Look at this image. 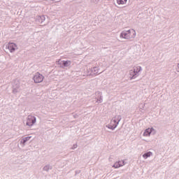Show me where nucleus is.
<instances>
[{"label":"nucleus","instance_id":"1","mask_svg":"<svg viewBox=\"0 0 179 179\" xmlns=\"http://www.w3.org/2000/svg\"><path fill=\"white\" fill-rule=\"evenodd\" d=\"M121 120H122V117L120 115H116L111 119L110 123L106 126V128L111 129V131H114V129L118 127Z\"/></svg>","mask_w":179,"mask_h":179},{"label":"nucleus","instance_id":"2","mask_svg":"<svg viewBox=\"0 0 179 179\" xmlns=\"http://www.w3.org/2000/svg\"><path fill=\"white\" fill-rule=\"evenodd\" d=\"M120 37L124 40H131V38H135L136 37V31L133 29L124 30L120 33Z\"/></svg>","mask_w":179,"mask_h":179},{"label":"nucleus","instance_id":"3","mask_svg":"<svg viewBox=\"0 0 179 179\" xmlns=\"http://www.w3.org/2000/svg\"><path fill=\"white\" fill-rule=\"evenodd\" d=\"M143 69L142 66L137 65L134 66L132 69L129 70V75L130 76V80H133V79H136L139 75H141V72H142Z\"/></svg>","mask_w":179,"mask_h":179},{"label":"nucleus","instance_id":"4","mask_svg":"<svg viewBox=\"0 0 179 179\" xmlns=\"http://www.w3.org/2000/svg\"><path fill=\"white\" fill-rule=\"evenodd\" d=\"M37 122V118H36V116L33 115H28L26 120V125L27 127H31L34 124Z\"/></svg>","mask_w":179,"mask_h":179},{"label":"nucleus","instance_id":"5","mask_svg":"<svg viewBox=\"0 0 179 179\" xmlns=\"http://www.w3.org/2000/svg\"><path fill=\"white\" fill-rule=\"evenodd\" d=\"M44 76H43V74L36 72L35 73V74L34 75L33 77V80L34 82V83H43V80H44Z\"/></svg>","mask_w":179,"mask_h":179},{"label":"nucleus","instance_id":"6","mask_svg":"<svg viewBox=\"0 0 179 179\" xmlns=\"http://www.w3.org/2000/svg\"><path fill=\"white\" fill-rule=\"evenodd\" d=\"M20 87V83L17 80H15L13 83V93L16 94L19 92V88Z\"/></svg>","mask_w":179,"mask_h":179},{"label":"nucleus","instance_id":"7","mask_svg":"<svg viewBox=\"0 0 179 179\" xmlns=\"http://www.w3.org/2000/svg\"><path fill=\"white\" fill-rule=\"evenodd\" d=\"M7 48L8 50V51L11 53L15 52V51H16V50H17V45H16V43H8V44L7 45Z\"/></svg>","mask_w":179,"mask_h":179},{"label":"nucleus","instance_id":"8","mask_svg":"<svg viewBox=\"0 0 179 179\" xmlns=\"http://www.w3.org/2000/svg\"><path fill=\"white\" fill-rule=\"evenodd\" d=\"M125 164H127L125 160L122 159L115 162L112 167H113V169H120V167H124Z\"/></svg>","mask_w":179,"mask_h":179},{"label":"nucleus","instance_id":"9","mask_svg":"<svg viewBox=\"0 0 179 179\" xmlns=\"http://www.w3.org/2000/svg\"><path fill=\"white\" fill-rule=\"evenodd\" d=\"M152 132H155V130L153 127L146 129L143 134V136L148 138L149 136H150Z\"/></svg>","mask_w":179,"mask_h":179},{"label":"nucleus","instance_id":"10","mask_svg":"<svg viewBox=\"0 0 179 179\" xmlns=\"http://www.w3.org/2000/svg\"><path fill=\"white\" fill-rule=\"evenodd\" d=\"M72 65V62L71 60H63L64 68H69Z\"/></svg>","mask_w":179,"mask_h":179},{"label":"nucleus","instance_id":"11","mask_svg":"<svg viewBox=\"0 0 179 179\" xmlns=\"http://www.w3.org/2000/svg\"><path fill=\"white\" fill-rule=\"evenodd\" d=\"M128 0H116V3L119 6H124L127 5Z\"/></svg>","mask_w":179,"mask_h":179},{"label":"nucleus","instance_id":"12","mask_svg":"<svg viewBox=\"0 0 179 179\" xmlns=\"http://www.w3.org/2000/svg\"><path fill=\"white\" fill-rule=\"evenodd\" d=\"M153 156V152L149 151L148 152H145V154L143 155V158L146 160V159L149 157H152Z\"/></svg>","mask_w":179,"mask_h":179},{"label":"nucleus","instance_id":"13","mask_svg":"<svg viewBox=\"0 0 179 179\" xmlns=\"http://www.w3.org/2000/svg\"><path fill=\"white\" fill-rule=\"evenodd\" d=\"M30 139H31V136L24 137L21 140L20 143H22L23 146H25L26 142H28Z\"/></svg>","mask_w":179,"mask_h":179},{"label":"nucleus","instance_id":"14","mask_svg":"<svg viewBox=\"0 0 179 179\" xmlns=\"http://www.w3.org/2000/svg\"><path fill=\"white\" fill-rule=\"evenodd\" d=\"M37 20L39 22V23H44V22L45 21V16L39 15L37 17Z\"/></svg>","mask_w":179,"mask_h":179},{"label":"nucleus","instance_id":"15","mask_svg":"<svg viewBox=\"0 0 179 179\" xmlns=\"http://www.w3.org/2000/svg\"><path fill=\"white\" fill-rule=\"evenodd\" d=\"M99 67H93L92 69H90V71L93 73V75H97L99 73Z\"/></svg>","mask_w":179,"mask_h":179},{"label":"nucleus","instance_id":"16","mask_svg":"<svg viewBox=\"0 0 179 179\" xmlns=\"http://www.w3.org/2000/svg\"><path fill=\"white\" fill-rule=\"evenodd\" d=\"M52 166H51V165L50 164H47L43 168V171H50V170H52Z\"/></svg>","mask_w":179,"mask_h":179},{"label":"nucleus","instance_id":"17","mask_svg":"<svg viewBox=\"0 0 179 179\" xmlns=\"http://www.w3.org/2000/svg\"><path fill=\"white\" fill-rule=\"evenodd\" d=\"M57 65H59L60 68H64V60L59 59L56 62Z\"/></svg>","mask_w":179,"mask_h":179},{"label":"nucleus","instance_id":"18","mask_svg":"<svg viewBox=\"0 0 179 179\" xmlns=\"http://www.w3.org/2000/svg\"><path fill=\"white\" fill-rule=\"evenodd\" d=\"M85 75H87V76H92V71L90 70V69H87V71L85 72Z\"/></svg>","mask_w":179,"mask_h":179},{"label":"nucleus","instance_id":"19","mask_svg":"<svg viewBox=\"0 0 179 179\" xmlns=\"http://www.w3.org/2000/svg\"><path fill=\"white\" fill-rule=\"evenodd\" d=\"M96 103H103V96H101V95H100L99 98L97 99Z\"/></svg>","mask_w":179,"mask_h":179},{"label":"nucleus","instance_id":"20","mask_svg":"<svg viewBox=\"0 0 179 179\" xmlns=\"http://www.w3.org/2000/svg\"><path fill=\"white\" fill-rule=\"evenodd\" d=\"M76 148H78V145L77 144H74L72 147V149L74 150V149H76Z\"/></svg>","mask_w":179,"mask_h":179},{"label":"nucleus","instance_id":"21","mask_svg":"<svg viewBox=\"0 0 179 179\" xmlns=\"http://www.w3.org/2000/svg\"><path fill=\"white\" fill-rule=\"evenodd\" d=\"M177 72L179 73V63H178V65H177Z\"/></svg>","mask_w":179,"mask_h":179},{"label":"nucleus","instance_id":"22","mask_svg":"<svg viewBox=\"0 0 179 179\" xmlns=\"http://www.w3.org/2000/svg\"><path fill=\"white\" fill-rule=\"evenodd\" d=\"M109 161L111 162V158L110 157H109Z\"/></svg>","mask_w":179,"mask_h":179},{"label":"nucleus","instance_id":"23","mask_svg":"<svg viewBox=\"0 0 179 179\" xmlns=\"http://www.w3.org/2000/svg\"><path fill=\"white\" fill-rule=\"evenodd\" d=\"M51 1H57V0H51Z\"/></svg>","mask_w":179,"mask_h":179}]
</instances>
